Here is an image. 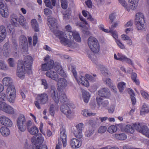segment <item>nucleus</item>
<instances>
[{"label":"nucleus","mask_w":149,"mask_h":149,"mask_svg":"<svg viewBox=\"0 0 149 149\" xmlns=\"http://www.w3.org/2000/svg\"><path fill=\"white\" fill-rule=\"evenodd\" d=\"M48 24L51 30L54 32L56 36L58 38L61 42L63 45L71 48L77 47V44L73 41V38L77 42L81 41V38L78 32L73 31L70 36L68 38L66 35L62 31H56L57 27L56 19H48Z\"/></svg>","instance_id":"f257e3e1"},{"label":"nucleus","mask_w":149,"mask_h":149,"mask_svg":"<svg viewBox=\"0 0 149 149\" xmlns=\"http://www.w3.org/2000/svg\"><path fill=\"white\" fill-rule=\"evenodd\" d=\"M51 92V96L56 103H57L59 101L62 103H64L61 106V111L67 118H72V112L70 109L71 104L70 102L66 101L67 97L65 94L60 91H57L56 89H52Z\"/></svg>","instance_id":"f03ea898"},{"label":"nucleus","mask_w":149,"mask_h":149,"mask_svg":"<svg viewBox=\"0 0 149 149\" xmlns=\"http://www.w3.org/2000/svg\"><path fill=\"white\" fill-rule=\"evenodd\" d=\"M12 24H9L8 26V29L10 34L14 36L15 33L14 26H17L21 25L24 26H25L26 23L24 19H13L11 22Z\"/></svg>","instance_id":"7ed1b4c3"},{"label":"nucleus","mask_w":149,"mask_h":149,"mask_svg":"<svg viewBox=\"0 0 149 149\" xmlns=\"http://www.w3.org/2000/svg\"><path fill=\"white\" fill-rule=\"evenodd\" d=\"M68 68L70 70H71L74 77L79 84L86 87L89 86V83L85 77L81 76L78 78H77V72L75 70L74 66L69 65L68 66Z\"/></svg>","instance_id":"20e7f679"},{"label":"nucleus","mask_w":149,"mask_h":149,"mask_svg":"<svg viewBox=\"0 0 149 149\" xmlns=\"http://www.w3.org/2000/svg\"><path fill=\"white\" fill-rule=\"evenodd\" d=\"M88 45L91 50L95 53L99 51V45L97 40L92 36L89 37L87 40Z\"/></svg>","instance_id":"39448f33"},{"label":"nucleus","mask_w":149,"mask_h":149,"mask_svg":"<svg viewBox=\"0 0 149 149\" xmlns=\"http://www.w3.org/2000/svg\"><path fill=\"white\" fill-rule=\"evenodd\" d=\"M48 95L46 93L40 94L37 95L36 100L34 102L36 107L38 109L41 108L40 104H46L48 101Z\"/></svg>","instance_id":"423d86ee"},{"label":"nucleus","mask_w":149,"mask_h":149,"mask_svg":"<svg viewBox=\"0 0 149 149\" xmlns=\"http://www.w3.org/2000/svg\"><path fill=\"white\" fill-rule=\"evenodd\" d=\"M6 93L8 100L10 103H13L16 97V91L14 85L7 87Z\"/></svg>","instance_id":"0eeeda50"},{"label":"nucleus","mask_w":149,"mask_h":149,"mask_svg":"<svg viewBox=\"0 0 149 149\" xmlns=\"http://www.w3.org/2000/svg\"><path fill=\"white\" fill-rule=\"evenodd\" d=\"M17 122L18 129L21 132L25 131L26 128L25 125L26 123V120L24 116L23 115L19 116L17 119Z\"/></svg>","instance_id":"6e6552de"},{"label":"nucleus","mask_w":149,"mask_h":149,"mask_svg":"<svg viewBox=\"0 0 149 149\" xmlns=\"http://www.w3.org/2000/svg\"><path fill=\"white\" fill-rule=\"evenodd\" d=\"M133 126L139 132L149 138V130L147 127L143 125L137 124H134Z\"/></svg>","instance_id":"1a4fd4ad"},{"label":"nucleus","mask_w":149,"mask_h":149,"mask_svg":"<svg viewBox=\"0 0 149 149\" xmlns=\"http://www.w3.org/2000/svg\"><path fill=\"white\" fill-rule=\"evenodd\" d=\"M76 129H74L72 132L75 136L78 139H81L83 136L82 130L84 127V124L82 123H80L75 126Z\"/></svg>","instance_id":"9d476101"},{"label":"nucleus","mask_w":149,"mask_h":149,"mask_svg":"<svg viewBox=\"0 0 149 149\" xmlns=\"http://www.w3.org/2000/svg\"><path fill=\"white\" fill-rule=\"evenodd\" d=\"M0 110L4 112L10 114L14 113V109L5 102L0 100Z\"/></svg>","instance_id":"9b49d317"},{"label":"nucleus","mask_w":149,"mask_h":149,"mask_svg":"<svg viewBox=\"0 0 149 149\" xmlns=\"http://www.w3.org/2000/svg\"><path fill=\"white\" fill-rule=\"evenodd\" d=\"M33 61V59L30 56H27L25 57L24 62L21 61H19L18 63L19 62L20 63L21 62V64L23 65V67L25 66L26 69L29 70H30L31 66Z\"/></svg>","instance_id":"f8f14e48"},{"label":"nucleus","mask_w":149,"mask_h":149,"mask_svg":"<svg viewBox=\"0 0 149 149\" xmlns=\"http://www.w3.org/2000/svg\"><path fill=\"white\" fill-rule=\"evenodd\" d=\"M44 137L41 134H39L36 136H33L31 139L32 143L36 146V147L42 146L41 144L44 141Z\"/></svg>","instance_id":"ddd939ff"},{"label":"nucleus","mask_w":149,"mask_h":149,"mask_svg":"<svg viewBox=\"0 0 149 149\" xmlns=\"http://www.w3.org/2000/svg\"><path fill=\"white\" fill-rule=\"evenodd\" d=\"M3 0H0V13L3 17L7 18L9 14L8 8L5 6Z\"/></svg>","instance_id":"4468645a"},{"label":"nucleus","mask_w":149,"mask_h":149,"mask_svg":"<svg viewBox=\"0 0 149 149\" xmlns=\"http://www.w3.org/2000/svg\"><path fill=\"white\" fill-rule=\"evenodd\" d=\"M28 69L26 70L24 67L23 66V65L21 64V62L20 63L19 62L18 63L17 75L20 79H23L24 78L25 76V71Z\"/></svg>","instance_id":"2eb2a0df"},{"label":"nucleus","mask_w":149,"mask_h":149,"mask_svg":"<svg viewBox=\"0 0 149 149\" xmlns=\"http://www.w3.org/2000/svg\"><path fill=\"white\" fill-rule=\"evenodd\" d=\"M59 140L62 141L63 147H65L67 145V134L65 130L63 128L60 129Z\"/></svg>","instance_id":"dca6fc26"},{"label":"nucleus","mask_w":149,"mask_h":149,"mask_svg":"<svg viewBox=\"0 0 149 149\" xmlns=\"http://www.w3.org/2000/svg\"><path fill=\"white\" fill-rule=\"evenodd\" d=\"M0 123L6 127H11L13 122L8 118L5 116H0Z\"/></svg>","instance_id":"f3484780"},{"label":"nucleus","mask_w":149,"mask_h":149,"mask_svg":"<svg viewBox=\"0 0 149 149\" xmlns=\"http://www.w3.org/2000/svg\"><path fill=\"white\" fill-rule=\"evenodd\" d=\"M71 147L72 148L77 149L80 148L82 144V141L76 138L71 139L70 141Z\"/></svg>","instance_id":"a211bd4d"},{"label":"nucleus","mask_w":149,"mask_h":149,"mask_svg":"<svg viewBox=\"0 0 149 149\" xmlns=\"http://www.w3.org/2000/svg\"><path fill=\"white\" fill-rule=\"evenodd\" d=\"M67 84L66 80L64 78L59 79L57 82V86L58 90L63 89L66 87Z\"/></svg>","instance_id":"6ab92c4d"},{"label":"nucleus","mask_w":149,"mask_h":149,"mask_svg":"<svg viewBox=\"0 0 149 149\" xmlns=\"http://www.w3.org/2000/svg\"><path fill=\"white\" fill-rule=\"evenodd\" d=\"M54 68L58 74L60 75L63 77L65 76V73L59 63H55L54 64Z\"/></svg>","instance_id":"aec40b11"},{"label":"nucleus","mask_w":149,"mask_h":149,"mask_svg":"<svg viewBox=\"0 0 149 149\" xmlns=\"http://www.w3.org/2000/svg\"><path fill=\"white\" fill-rule=\"evenodd\" d=\"M98 95L101 97H108L110 95V93L108 89L106 88L100 89L98 92Z\"/></svg>","instance_id":"412c9836"},{"label":"nucleus","mask_w":149,"mask_h":149,"mask_svg":"<svg viewBox=\"0 0 149 149\" xmlns=\"http://www.w3.org/2000/svg\"><path fill=\"white\" fill-rule=\"evenodd\" d=\"M54 64L53 60H50L47 63L42 64L41 70L43 71H46L52 69L53 67Z\"/></svg>","instance_id":"4be33fe9"},{"label":"nucleus","mask_w":149,"mask_h":149,"mask_svg":"<svg viewBox=\"0 0 149 149\" xmlns=\"http://www.w3.org/2000/svg\"><path fill=\"white\" fill-rule=\"evenodd\" d=\"M84 19H80V22H79L77 23V25L82 28V30L84 31L87 32V30H88L89 26L87 22L84 20Z\"/></svg>","instance_id":"5701e85b"},{"label":"nucleus","mask_w":149,"mask_h":149,"mask_svg":"<svg viewBox=\"0 0 149 149\" xmlns=\"http://www.w3.org/2000/svg\"><path fill=\"white\" fill-rule=\"evenodd\" d=\"M139 0H128L130 11L136 9L138 5Z\"/></svg>","instance_id":"b1692460"},{"label":"nucleus","mask_w":149,"mask_h":149,"mask_svg":"<svg viewBox=\"0 0 149 149\" xmlns=\"http://www.w3.org/2000/svg\"><path fill=\"white\" fill-rule=\"evenodd\" d=\"M46 75L47 77L55 81H56L58 78V76L56 72L52 70L47 72Z\"/></svg>","instance_id":"393cba45"},{"label":"nucleus","mask_w":149,"mask_h":149,"mask_svg":"<svg viewBox=\"0 0 149 149\" xmlns=\"http://www.w3.org/2000/svg\"><path fill=\"white\" fill-rule=\"evenodd\" d=\"M2 83L3 84L7 87L13 85V80L9 77H6L3 78L2 80Z\"/></svg>","instance_id":"a878e982"},{"label":"nucleus","mask_w":149,"mask_h":149,"mask_svg":"<svg viewBox=\"0 0 149 149\" xmlns=\"http://www.w3.org/2000/svg\"><path fill=\"white\" fill-rule=\"evenodd\" d=\"M10 51V46L8 43H5L3 45L2 50L3 55L6 57L8 56Z\"/></svg>","instance_id":"bb28decb"},{"label":"nucleus","mask_w":149,"mask_h":149,"mask_svg":"<svg viewBox=\"0 0 149 149\" xmlns=\"http://www.w3.org/2000/svg\"><path fill=\"white\" fill-rule=\"evenodd\" d=\"M144 21H142L141 19H136V21L135 24L137 29L139 31H143L145 30V27H144Z\"/></svg>","instance_id":"cd10ccee"},{"label":"nucleus","mask_w":149,"mask_h":149,"mask_svg":"<svg viewBox=\"0 0 149 149\" xmlns=\"http://www.w3.org/2000/svg\"><path fill=\"white\" fill-rule=\"evenodd\" d=\"M0 132L4 137H7L10 134V129L6 127H2L0 129Z\"/></svg>","instance_id":"c85d7f7f"},{"label":"nucleus","mask_w":149,"mask_h":149,"mask_svg":"<svg viewBox=\"0 0 149 149\" xmlns=\"http://www.w3.org/2000/svg\"><path fill=\"white\" fill-rule=\"evenodd\" d=\"M91 97L90 93L86 91H83L82 92V97L84 102L87 103L88 102Z\"/></svg>","instance_id":"c756f323"},{"label":"nucleus","mask_w":149,"mask_h":149,"mask_svg":"<svg viewBox=\"0 0 149 149\" xmlns=\"http://www.w3.org/2000/svg\"><path fill=\"white\" fill-rule=\"evenodd\" d=\"M6 35V31L5 27L3 26L0 27V42L5 39Z\"/></svg>","instance_id":"7c9ffc66"},{"label":"nucleus","mask_w":149,"mask_h":149,"mask_svg":"<svg viewBox=\"0 0 149 149\" xmlns=\"http://www.w3.org/2000/svg\"><path fill=\"white\" fill-rule=\"evenodd\" d=\"M45 6L49 8L52 9L56 5V0H45L44 1Z\"/></svg>","instance_id":"2f4dec72"},{"label":"nucleus","mask_w":149,"mask_h":149,"mask_svg":"<svg viewBox=\"0 0 149 149\" xmlns=\"http://www.w3.org/2000/svg\"><path fill=\"white\" fill-rule=\"evenodd\" d=\"M58 107L57 105L51 104L49 107V111L51 115L54 117V115L55 112L56 110H57Z\"/></svg>","instance_id":"473e14b6"},{"label":"nucleus","mask_w":149,"mask_h":149,"mask_svg":"<svg viewBox=\"0 0 149 149\" xmlns=\"http://www.w3.org/2000/svg\"><path fill=\"white\" fill-rule=\"evenodd\" d=\"M112 136L114 139L119 140H125L127 138V136L123 133L116 134Z\"/></svg>","instance_id":"72a5a7b5"},{"label":"nucleus","mask_w":149,"mask_h":149,"mask_svg":"<svg viewBox=\"0 0 149 149\" xmlns=\"http://www.w3.org/2000/svg\"><path fill=\"white\" fill-rule=\"evenodd\" d=\"M20 40L22 43L21 45L23 47V48L27 49L28 45L26 37L24 35H22L20 37Z\"/></svg>","instance_id":"f704fd0d"},{"label":"nucleus","mask_w":149,"mask_h":149,"mask_svg":"<svg viewBox=\"0 0 149 149\" xmlns=\"http://www.w3.org/2000/svg\"><path fill=\"white\" fill-rule=\"evenodd\" d=\"M81 114L84 116L88 117L95 116V115L96 113H94L91 112L88 110L84 109L81 111Z\"/></svg>","instance_id":"c9c22d12"},{"label":"nucleus","mask_w":149,"mask_h":149,"mask_svg":"<svg viewBox=\"0 0 149 149\" xmlns=\"http://www.w3.org/2000/svg\"><path fill=\"white\" fill-rule=\"evenodd\" d=\"M149 112V106L146 104H144L142 106L140 114L143 115Z\"/></svg>","instance_id":"e433bc0d"},{"label":"nucleus","mask_w":149,"mask_h":149,"mask_svg":"<svg viewBox=\"0 0 149 149\" xmlns=\"http://www.w3.org/2000/svg\"><path fill=\"white\" fill-rule=\"evenodd\" d=\"M119 3L128 11H130L129 5L125 0H118Z\"/></svg>","instance_id":"4c0bfd02"},{"label":"nucleus","mask_w":149,"mask_h":149,"mask_svg":"<svg viewBox=\"0 0 149 149\" xmlns=\"http://www.w3.org/2000/svg\"><path fill=\"white\" fill-rule=\"evenodd\" d=\"M32 28L36 32H38L39 30L38 24L36 19H32L31 21Z\"/></svg>","instance_id":"58836bf2"},{"label":"nucleus","mask_w":149,"mask_h":149,"mask_svg":"<svg viewBox=\"0 0 149 149\" xmlns=\"http://www.w3.org/2000/svg\"><path fill=\"white\" fill-rule=\"evenodd\" d=\"M29 131L32 135H35L37 134L39 130L38 128L35 126H33L32 127L28 129Z\"/></svg>","instance_id":"ea45409f"},{"label":"nucleus","mask_w":149,"mask_h":149,"mask_svg":"<svg viewBox=\"0 0 149 149\" xmlns=\"http://www.w3.org/2000/svg\"><path fill=\"white\" fill-rule=\"evenodd\" d=\"M88 56L90 58L92 61L94 63H96L97 60L96 57L92 54L91 51H89L87 53Z\"/></svg>","instance_id":"a19ab883"},{"label":"nucleus","mask_w":149,"mask_h":149,"mask_svg":"<svg viewBox=\"0 0 149 149\" xmlns=\"http://www.w3.org/2000/svg\"><path fill=\"white\" fill-rule=\"evenodd\" d=\"M124 130L126 132L132 134L134 132V130L132 127L129 125L126 126Z\"/></svg>","instance_id":"79ce46f5"},{"label":"nucleus","mask_w":149,"mask_h":149,"mask_svg":"<svg viewBox=\"0 0 149 149\" xmlns=\"http://www.w3.org/2000/svg\"><path fill=\"white\" fill-rule=\"evenodd\" d=\"M8 69V67L4 61H1L0 63V70L6 71Z\"/></svg>","instance_id":"37998d69"},{"label":"nucleus","mask_w":149,"mask_h":149,"mask_svg":"<svg viewBox=\"0 0 149 149\" xmlns=\"http://www.w3.org/2000/svg\"><path fill=\"white\" fill-rule=\"evenodd\" d=\"M125 85L126 83L123 82H120L118 83V87L120 92H123L125 87Z\"/></svg>","instance_id":"c03bdc74"},{"label":"nucleus","mask_w":149,"mask_h":149,"mask_svg":"<svg viewBox=\"0 0 149 149\" xmlns=\"http://www.w3.org/2000/svg\"><path fill=\"white\" fill-rule=\"evenodd\" d=\"M117 130V127L114 125H111L108 128L107 131L111 134L115 132Z\"/></svg>","instance_id":"a18cd8bd"},{"label":"nucleus","mask_w":149,"mask_h":149,"mask_svg":"<svg viewBox=\"0 0 149 149\" xmlns=\"http://www.w3.org/2000/svg\"><path fill=\"white\" fill-rule=\"evenodd\" d=\"M109 102L107 101L104 100L100 105L98 106L99 108H100L101 109H103L107 107L109 104Z\"/></svg>","instance_id":"49530a36"},{"label":"nucleus","mask_w":149,"mask_h":149,"mask_svg":"<svg viewBox=\"0 0 149 149\" xmlns=\"http://www.w3.org/2000/svg\"><path fill=\"white\" fill-rule=\"evenodd\" d=\"M137 74L135 73H132L131 75V78L133 81L135 82L136 84H139V81L138 79H136Z\"/></svg>","instance_id":"de8ad7c7"},{"label":"nucleus","mask_w":149,"mask_h":149,"mask_svg":"<svg viewBox=\"0 0 149 149\" xmlns=\"http://www.w3.org/2000/svg\"><path fill=\"white\" fill-rule=\"evenodd\" d=\"M107 130V128L105 126H101L99 127L98 130V132L100 133L105 132Z\"/></svg>","instance_id":"09e8293b"},{"label":"nucleus","mask_w":149,"mask_h":149,"mask_svg":"<svg viewBox=\"0 0 149 149\" xmlns=\"http://www.w3.org/2000/svg\"><path fill=\"white\" fill-rule=\"evenodd\" d=\"M62 7L64 9H66L68 7V2L67 0H61Z\"/></svg>","instance_id":"8fccbe9b"},{"label":"nucleus","mask_w":149,"mask_h":149,"mask_svg":"<svg viewBox=\"0 0 149 149\" xmlns=\"http://www.w3.org/2000/svg\"><path fill=\"white\" fill-rule=\"evenodd\" d=\"M8 62L10 67H13L15 66V63L13 58H9L8 60Z\"/></svg>","instance_id":"3c124183"},{"label":"nucleus","mask_w":149,"mask_h":149,"mask_svg":"<svg viewBox=\"0 0 149 149\" xmlns=\"http://www.w3.org/2000/svg\"><path fill=\"white\" fill-rule=\"evenodd\" d=\"M99 28L100 30L106 33H109L110 32V30L108 29L104 28V26L103 25H100L99 26Z\"/></svg>","instance_id":"603ef678"},{"label":"nucleus","mask_w":149,"mask_h":149,"mask_svg":"<svg viewBox=\"0 0 149 149\" xmlns=\"http://www.w3.org/2000/svg\"><path fill=\"white\" fill-rule=\"evenodd\" d=\"M116 42L119 47L121 49H124L125 48V47L124 45L123 44L120 40H116Z\"/></svg>","instance_id":"864d4df0"},{"label":"nucleus","mask_w":149,"mask_h":149,"mask_svg":"<svg viewBox=\"0 0 149 149\" xmlns=\"http://www.w3.org/2000/svg\"><path fill=\"white\" fill-rule=\"evenodd\" d=\"M135 17L136 19H144V17L142 13L138 12L136 14Z\"/></svg>","instance_id":"5fc2aeb1"},{"label":"nucleus","mask_w":149,"mask_h":149,"mask_svg":"<svg viewBox=\"0 0 149 149\" xmlns=\"http://www.w3.org/2000/svg\"><path fill=\"white\" fill-rule=\"evenodd\" d=\"M64 19L70 18L71 12L70 11L66 10L63 14Z\"/></svg>","instance_id":"6e6d98bb"},{"label":"nucleus","mask_w":149,"mask_h":149,"mask_svg":"<svg viewBox=\"0 0 149 149\" xmlns=\"http://www.w3.org/2000/svg\"><path fill=\"white\" fill-rule=\"evenodd\" d=\"M65 29L66 31L70 32L69 35L70 36L71 34V33L73 32L72 31V27L70 25H68L65 26Z\"/></svg>","instance_id":"4d7b16f0"},{"label":"nucleus","mask_w":149,"mask_h":149,"mask_svg":"<svg viewBox=\"0 0 149 149\" xmlns=\"http://www.w3.org/2000/svg\"><path fill=\"white\" fill-rule=\"evenodd\" d=\"M104 81L108 86H111V81L110 79L108 78H104L103 79Z\"/></svg>","instance_id":"13d9d810"},{"label":"nucleus","mask_w":149,"mask_h":149,"mask_svg":"<svg viewBox=\"0 0 149 149\" xmlns=\"http://www.w3.org/2000/svg\"><path fill=\"white\" fill-rule=\"evenodd\" d=\"M141 92L142 95L145 98L149 99V95L147 93L143 91H141Z\"/></svg>","instance_id":"bf43d9fd"},{"label":"nucleus","mask_w":149,"mask_h":149,"mask_svg":"<svg viewBox=\"0 0 149 149\" xmlns=\"http://www.w3.org/2000/svg\"><path fill=\"white\" fill-rule=\"evenodd\" d=\"M96 100L98 106L100 105L102 103V102H103L104 101L102 98L100 97H97L96 98Z\"/></svg>","instance_id":"052dcab7"},{"label":"nucleus","mask_w":149,"mask_h":149,"mask_svg":"<svg viewBox=\"0 0 149 149\" xmlns=\"http://www.w3.org/2000/svg\"><path fill=\"white\" fill-rule=\"evenodd\" d=\"M109 33H111L113 38L116 39V40H118V37L117 32H116L115 31H112L110 30V32Z\"/></svg>","instance_id":"680f3d73"},{"label":"nucleus","mask_w":149,"mask_h":149,"mask_svg":"<svg viewBox=\"0 0 149 149\" xmlns=\"http://www.w3.org/2000/svg\"><path fill=\"white\" fill-rule=\"evenodd\" d=\"M43 127V124L42 122H41L40 123L39 129L40 130V132L42 133L44 136H45V134L44 132Z\"/></svg>","instance_id":"e2e57ef3"},{"label":"nucleus","mask_w":149,"mask_h":149,"mask_svg":"<svg viewBox=\"0 0 149 149\" xmlns=\"http://www.w3.org/2000/svg\"><path fill=\"white\" fill-rule=\"evenodd\" d=\"M42 84L43 85L45 89H47L48 88V85L46 80L44 79H42L41 80Z\"/></svg>","instance_id":"0e129e2a"},{"label":"nucleus","mask_w":149,"mask_h":149,"mask_svg":"<svg viewBox=\"0 0 149 149\" xmlns=\"http://www.w3.org/2000/svg\"><path fill=\"white\" fill-rule=\"evenodd\" d=\"M120 37L123 40L125 41H127L130 38L128 36L124 34L122 35Z\"/></svg>","instance_id":"69168bd1"},{"label":"nucleus","mask_w":149,"mask_h":149,"mask_svg":"<svg viewBox=\"0 0 149 149\" xmlns=\"http://www.w3.org/2000/svg\"><path fill=\"white\" fill-rule=\"evenodd\" d=\"M85 77L88 79L92 81H94L95 80V79L94 77L91 76V75L88 74H86L85 75Z\"/></svg>","instance_id":"338daca9"},{"label":"nucleus","mask_w":149,"mask_h":149,"mask_svg":"<svg viewBox=\"0 0 149 149\" xmlns=\"http://www.w3.org/2000/svg\"><path fill=\"white\" fill-rule=\"evenodd\" d=\"M44 14L47 15H49L52 13V11L48 8H46L44 9Z\"/></svg>","instance_id":"774afa93"}]
</instances>
